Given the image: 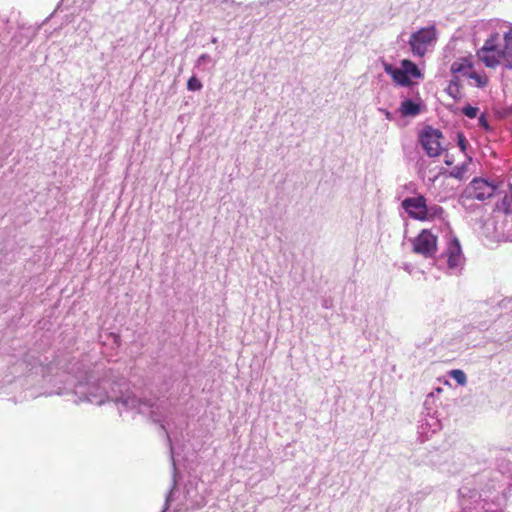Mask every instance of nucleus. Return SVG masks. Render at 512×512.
Segmentation results:
<instances>
[{
	"label": "nucleus",
	"instance_id": "obj_1",
	"mask_svg": "<svg viewBox=\"0 0 512 512\" xmlns=\"http://www.w3.org/2000/svg\"><path fill=\"white\" fill-rule=\"evenodd\" d=\"M69 385L73 386L75 402H88L95 405H103L113 402L119 413L143 414L154 422H161L158 415L159 406L151 401L138 398L125 383H114L107 379L97 380L87 371H77L69 377Z\"/></svg>",
	"mask_w": 512,
	"mask_h": 512
},
{
	"label": "nucleus",
	"instance_id": "obj_2",
	"mask_svg": "<svg viewBox=\"0 0 512 512\" xmlns=\"http://www.w3.org/2000/svg\"><path fill=\"white\" fill-rule=\"evenodd\" d=\"M481 25L491 33L477 52L479 59L487 67L495 68L502 65L512 70V23L494 19Z\"/></svg>",
	"mask_w": 512,
	"mask_h": 512
},
{
	"label": "nucleus",
	"instance_id": "obj_3",
	"mask_svg": "<svg viewBox=\"0 0 512 512\" xmlns=\"http://www.w3.org/2000/svg\"><path fill=\"white\" fill-rule=\"evenodd\" d=\"M383 69L386 74L391 76L392 80L397 85L402 87L411 85L413 79L423 78V74L419 67L408 59L402 60L399 67L389 63H383Z\"/></svg>",
	"mask_w": 512,
	"mask_h": 512
},
{
	"label": "nucleus",
	"instance_id": "obj_4",
	"mask_svg": "<svg viewBox=\"0 0 512 512\" xmlns=\"http://www.w3.org/2000/svg\"><path fill=\"white\" fill-rule=\"evenodd\" d=\"M496 186L483 178L473 179L465 188L460 196L459 202L462 206L467 207L469 201H484L494 195Z\"/></svg>",
	"mask_w": 512,
	"mask_h": 512
},
{
	"label": "nucleus",
	"instance_id": "obj_5",
	"mask_svg": "<svg viewBox=\"0 0 512 512\" xmlns=\"http://www.w3.org/2000/svg\"><path fill=\"white\" fill-rule=\"evenodd\" d=\"M437 41V30L434 26L424 27L414 32L409 45L414 56L423 57Z\"/></svg>",
	"mask_w": 512,
	"mask_h": 512
},
{
	"label": "nucleus",
	"instance_id": "obj_6",
	"mask_svg": "<svg viewBox=\"0 0 512 512\" xmlns=\"http://www.w3.org/2000/svg\"><path fill=\"white\" fill-rule=\"evenodd\" d=\"M402 206L411 217L422 221L429 219L432 214L443 211L439 206L428 208L423 196L407 198L402 202Z\"/></svg>",
	"mask_w": 512,
	"mask_h": 512
},
{
	"label": "nucleus",
	"instance_id": "obj_7",
	"mask_svg": "<svg viewBox=\"0 0 512 512\" xmlns=\"http://www.w3.org/2000/svg\"><path fill=\"white\" fill-rule=\"evenodd\" d=\"M441 428L442 424L437 412L425 407V412L422 414L418 425V434L422 441L429 439L433 434L440 431Z\"/></svg>",
	"mask_w": 512,
	"mask_h": 512
},
{
	"label": "nucleus",
	"instance_id": "obj_8",
	"mask_svg": "<svg viewBox=\"0 0 512 512\" xmlns=\"http://www.w3.org/2000/svg\"><path fill=\"white\" fill-rule=\"evenodd\" d=\"M413 252L432 257L437 250V237L429 230H422L412 241Z\"/></svg>",
	"mask_w": 512,
	"mask_h": 512
},
{
	"label": "nucleus",
	"instance_id": "obj_9",
	"mask_svg": "<svg viewBox=\"0 0 512 512\" xmlns=\"http://www.w3.org/2000/svg\"><path fill=\"white\" fill-rule=\"evenodd\" d=\"M441 138L442 133L437 129L427 128L422 132L420 141L428 156L436 157L440 155L443 150Z\"/></svg>",
	"mask_w": 512,
	"mask_h": 512
},
{
	"label": "nucleus",
	"instance_id": "obj_10",
	"mask_svg": "<svg viewBox=\"0 0 512 512\" xmlns=\"http://www.w3.org/2000/svg\"><path fill=\"white\" fill-rule=\"evenodd\" d=\"M472 69L471 61L467 58H461L452 63L450 70L453 74V79L450 81L448 87L450 94H453L454 90L457 91L460 78L469 77V74L472 73Z\"/></svg>",
	"mask_w": 512,
	"mask_h": 512
},
{
	"label": "nucleus",
	"instance_id": "obj_11",
	"mask_svg": "<svg viewBox=\"0 0 512 512\" xmlns=\"http://www.w3.org/2000/svg\"><path fill=\"white\" fill-rule=\"evenodd\" d=\"M444 257L447 260L448 269L451 271H458L462 268L464 264V257L457 239L449 241Z\"/></svg>",
	"mask_w": 512,
	"mask_h": 512
},
{
	"label": "nucleus",
	"instance_id": "obj_12",
	"mask_svg": "<svg viewBox=\"0 0 512 512\" xmlns=\"http://www.w3.org/2000/svg\"><path fill=\"white\" fill-rule=\"evenodd\" d=\"M420 104L406 99L401 103L400 113L402 116H416L420 113Z\"/></svg>",
	"mask_w": 512,
	"mask_h": 512
},
{
	"label": "nucleus",
	"instance_id": "obj_13",
	"mask_svg": "<svg viewBox=\"0 0 512 512\" xmlns=\"http://www.w3.org/2000/svg\"><path fill=\"white\" fill-rule=\"evenodd\" d=\"M450 378L454 379L460 386L467 384V376L461 369H453L448 372Z\"/></svg>",
	"mask_w": 512,
	"mask_h": 512
},
{
	"label": "nucleus",
	"instance_id": "obj_14",
	"mask_svg": "<svg viewBox=\"0 0 512 512\" xmlns=\"http://www.w3.org/2000/svg\"><path fill=\"white\" fill-rule=\"evenodd\" d=\"M215 63V60H213L209 54L204 53L197 58L195 65L197 68H201L204 70L208 65L214 67Z\"/></svg>",
	"mask_w": 512,
	"mask_h": 512
},
{
	"label": "nucleus",
	"instance_id": "obj_15",
	"mask_svg": "<svg viewBox=\"0 0 512 512\" xmlns=\"http://www.w3.org/2000/svg\"><path fill=\"white\" fill-rule=\"evenodd\" d=\"M468 78L474 80L478 87H483L487 84V77L484 74L477 73L474 69H472V73L469 74Z\"/></svg>",
	"mask_w": 512,
	"mask_h": 512
},
{
	"label": "nucleus",
	"instance_id": "obj_16",
	"mask_svg": "<svg viewBox=\"0 0 512 512\" xmlns=\"http://www.w3.org/2000/svg\"><path fill=\"white\" fill-rule=\"evenodd\" d=\"M187 89L189 91H199L202 89V83L198 78L192 76L188 79Z\"/></svg>",
	"mask_w": 512,
	"mask_h": 512
},
{
	"label": "nucleus",
	"instance_id": "obj_17",
	"mask_svg": "<svg viewBox=\"0 0 512 512\" xmlns=\"http://www.w3.org/2000/svg\"><path fill=\"white\" fill-rule=\"evenodd\" d=\"M462 112L468 118L473 119L477 116L479 109L477 107L467 105V106L463 107Z\"/></svg>",
	"mask_w": 512,
	"mask_h": 512
},
{
	"label": "nucleus",
	"instance_id": "obj_18",
	"mask_svg": "<svg viewBox=\"0 0 512 512\" xmlns=\"http://www.w3.org/2000/svg\"><path fill=\"white\" fill-rule=\"evenodd\" d=\"M503 203L506 206V211L512 213V192H511V195L506 196L504 198Z\"/></svg>",
	"mask_w": 512,
	"mask_h": 512
},
{
	"label": "nucleus",
	"instance_id": "obj_19",
	"mask_svg": "<svg viewBox=\"0 0 512 512\" xmlns=\"http://www.w3.org/2000/svg\"><path fill=\"white\" fill-rule=\"evenodd\" d=\"M478 122H479V125H480L481 127H483L484 129H486V130H488V129H489L488 121H487V119H486V117H485V115H484V114H482V115L479 117Z\"/></svg>",
	"mask_w": 512,
	"mask_h": 512
},
{
	"label": "nucleus",
	"instance_id": "obj_20",
	"mask_svg": "<svg viewBox=\"0 0 512 512\" xmlns=\"http://www.w3.org/2000/svg\"><path fill=\"white\" fill-rule=\"evenodd\" d=\"M458 144L462 152H465L466 150V144H465V138L463 135H458Z\"/></svg>",
	"mask_w": 512,
	"mask_h": 512
},
{
	"label": "nucleus",
	"instance_id": "obj_21",
	"mask_svg": "<svg viewBox=\"0 0 512 512\" xmlns=\"http://www.w3.org/2000/svg\"><path fill=\"white\" fill-rule=\"evenodd\" d=\"M379 112L383 113V115L385 116V118L387 120L391 121L393 119L391 112H389L388 110H386L384 108H379Z\"/></svg>",
	"mask_w": 512,
	"mask_h": 512
},
{
	"label": "nucleus",
	"instance_id": "obj_22",
	"mask_svg": "<svg viewBox=\"0 0 512 512\" xmlns=\"http://www.w3.org/2000/svg\"><path fill=\"white\" fill-rule=\"evenodd\" d=\"M66 392V389H62V388H59L58 390L55 391L56 394L58 395H62Z\"/></svg>",
	"mask_w": 512,
	"mask_h": 512
},
{
	"label": "nucleus",
	"instance_id": "obj_23",
	"mask_svg": "<svg viewBox=\"0 0 512 512\" xmlns=\"http://www.w3.org/2000/svg\"><path fill=\"white\" fill-rule=\"evenodd\" d=\"M171 457H172L173 467L175 468L174 449H173V447H171Z\"/></svg>",
	"mask_w": 512,
	"mask_h": 512
},
{
	"label": "nucleus",
	"instance_id": "obj_24",
	"mask_svg": "<svg viewBox=\"0 0 512 512\" xmlns=\"http://www.w3.org/2000/svg\"><path fill=\"white\" fill-rule=\"evenodd\" d=\"M170 499H171V494L167 497L166 501L168 502V501H170Z\"/></svg>",
	"mask_w": 512,
	"mask_h": 512
}]
</instances>
